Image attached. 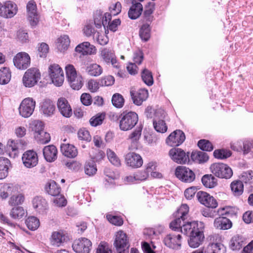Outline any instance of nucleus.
<instances>
[{
    "label": "nucleus",
    "mask_w": 253,
    "mask_h": 253,
    "mask_svg": "<svg viewBox=\"0 0 253 253\" xmlns=\"http://www.w3.org/2000/svg\"><path fill=\"white\" fill-rule=\"evenodd\" d=\"M189 211L186 204H183L175 213L176 218L169 224V227L174 231H180L184 234L189 236L188 242L191 248H198L203 242L204 224L202 222H187L185 216Z\"/></svg>",
    "instance_id": "1"
},
{
    "label": "nucleus",
    "mask_w": 253,
    "mask_h": 253,
    "mask_svg": "<svg viewBox=\"0 0 253 253\" xmlns=\"http://www.w3.org/2000/svg\"><path fill=\"white\" fill-rule=\"evenodd\" d=\"M117 119L119 121L120 129L123 131H127L131 129L137 124L138 117L134 112H123Z\"/></svg>",
    "instance_id": "2"
},
{
    "label": "nucleus",
    "mask_w": 253,
    "mask_h": 253,
    "mask_svg": "<svg viewBox=\"0 0 253 253\" xmlns=\"http://www.w3.org/2000/svg\"><path fill=\"white\" fill-rule=\"evenodd\" d=\"M210 169L214 175L220 178L229 179L233 175L231 169L227 165L221 163L212 164Z\"/></svg>",
    "instance_id": "3"
},
{
    "label": "nucleus",
    "mask_w": 253,
    "mask_h": 253,
    "mask_svg": "<svg viewBox=\"0 0 253 253\" xmlns=\"http://www.w3.org/2000/svg\"><path fill=\"white\" fill-rule=\"evenodd\" d=\"M116 253H129L128 239L126 233L122 231L117 232L114 242Z\"/></svg>",
    "instance_id": "4"
},
{
    "label": "nucleus",
    "mask_w": 253,
    "mask_h": 253,
    "mask_svg": "<svg viewBox=\"0 0 253 253\" xmlns=\"http://www.w3.org/2000/svg\"><path fill=\"white\" fill-rule=\"evenodd\" d=\"M41 78V73L36 68H31L25 73L23 83L26 87H31L37 84Z\"/></svg>",
    "instance_id": "5"
},
{
    "label": "nucleus",
    "mask_w": 253,
    "mask_h": 253,
    "mask_svg": "<svg viewBox=\"0 0 253 253\" xmlns=\"http://www.w3.org/2000/svg\"><path fill=\"white\" fill-rule=\"evenodd\" d=\"M165 115V112L162 109L157 110L155 112L153 124L155 129L158 132L164 133L168 129L165 121L164 120Z\"/></svg>",
    "instance_id": "6"
},
{
    "label": "nucleus",
    "mask_w": 253,
    "mask_h": 253,
    "mask_svg": "<svg viewBox=\"0 0 253 253\" xmlns=\"http://www.w3.org/2000/svg\"><path fill=\"white\" fill-rule=\"evenodd\" d=\"M175 174L177 178L184 182L191 183L195 179V173L185 166H178L175 169Z\"/></svg>",
    "instance_id": "7"
},
{
    "label": "nucleus",
    "mask_w": 253,
    "mask_h": 253,
    "mask_svg": "<svg viewBox=\"0 0 253 253\" xmlns=\"http://www.w3.org/2000/svg\"><path fill=\"white\" fill-rule=\"evenodd\" d=\"M36 105V102L32 98L24 99L19 107V114L24 118H28L33 114Z\"/></svg>",
    "instance_id": "8"
},
{
    "label": "nucleus",
    "mask_w": 253,
    "mask_h": 253,
    "mask_svg": "<svg viewBox=\"0 0 253 253\" xmlns=\"http://www.w3.org/2000/svg\"><path fill=\"white\" fill-rule=\"evenodd\" d=\"M91 246V242L86 238L75 240L72 244L73 249L76 253H89Z\"/></svg>",
    "instance_id": "9"
},
{
    "label": "nucleus",
    "mask_w": 253,
    "mask_h": 253,
    "mask_svg": "<svg viewBox=\"0 0 253 253\" xmlns=\"http://www.w3.org/2000/svg\"><path fill=\"white\" fill-rule=\"evenodd\" d=\"M49 73L52 83L56 86H61L64 81L63 71L57 64H53L49 67Z\"/></svg>",
    "instance_id": "10"
},
{
    "label": "nucleus",
    "mask_w": 253,
    "mask_h": 253,
    "mask_svg": "<svg viewBox=\"0 0 253 253\" xmlns=\"http://www.w3.org/2000/svg\"><path fill=\"white\" fill-rule=\"evenodd\" d=\"M27 19L30 24L33 28L36 27L39 21V17L37 11V4L33 0H30L26 6Z\"/></svg>",
    "instance_id": "11"
},
{
    "label": "nucleus",
    "mask_w": 253,
    "mask_h": 253,
    "mask_svg": "<svg viewBox=\"0 0 253 253\" xmlns=\"http://www.w3.org/2000/svg\"><path fill=\"white\" fill-rule=\"evenodd\" d=\"M189 153L186 152L182 149L174 147L169 151V155L174 162L178 164H185L189 161Z\"/></svg>",
    "instance_id": "12"
},
{
    "label": "nucleus",
    "mask_w": 253,
    "mask_h": 253,
    "mask_svg": "<svg viewBox=\"0 0 253 253\" xmlns=\"http://www.w3.org/2000/svg\"><path fill=\"white\" fill-rule=\"evenodd\" d=\"M14 66L19 70H25L30 65L31 59L29 55L25 52L18 53L13 59Z\"/></svg>",
    "instance_id": "13"
},
{
    "label": "nucleus",
    "mask_w": 253,
    "mask_h": 253,
    "mask_svg": "<svg viewBox=\"0 0 253 253\" xmlns=\"http://www.w3.org/2000/svg\"><path fill=\"white\" fill-rule=\"evenodd\" d=\"M196 197L201 204L208 208L215 209L218 206L216 200L207 192L200 191L197 193Z\"/></svg>",
    "instance_id": "14"
},
{
    "label": "nucleus",
    "mask_w": 253,
    "mask_h": 253,
    "mask_svg": "<svg viewBox=\"0 0 253 253\" xmlns=\"http://www.w3.org/2000/svg\"><path fill=\"white\" fill-rule=\"evenodd\" d=\"M185 139L184 133L180 129H177L167 137L166 143L171 146H178L181 145Z\"/></svg>",
    "instance_id": "15"
},
{
    "label": "nucleus",
    "mask_w": 253,
    "mask_h": 253,
    "mask_svg": "<svg viewBox=\"0 0 253 253\" xmlns=\"http://www.w3.org/2000/svg\"><path fill=\"white\" fill-rule=\"evenodd\" d=\"M22 160L24 166L28 168L35 167L38 163L37 154L33 150L26 151L22 156Z\"/></svg>",
    "instance_id": "16"
},
{
    "label": "nucleus",
    "mask_w": 253,
    "mask_h": 253,
    "mask_svg": "<svg viewBox=\"0 0 253 253\" xmlns=\"http://www.w3.org/2000/svg\"><path fill=\"white\" fill-rule=\"evenodd\" d=\"M127 165L132 168H138L142 166L143 160L141 156L134 152H129L125 156Z\"/></svg>",
    "instance_id": "17"
},
{
    "label": "nucleus",
    "mask_w": 253,
    "mask_h": 253,
    "mask_svg": "<svg viewBox=\"0 0 253 253\" xmlns=\"http://www.w3.org/2000/svg\"><path fill=\"white\" fill-rule=\"evenodd\" d=\"M181 236L180 234H169L164 239L165 245L169 248L178 250L181 247Z\"/></svg>",
    "instance_id": "18"
},
{
    "label": "nucleus",
    "mask_w": 253,
    "mask_h": 253,
    "mask_svg": "<svg viewBox=\"0 0 253 253\" xmlns=\"http://www.w3.org/2000/svg\"><path fill=\"white\" fill-rule=\"evenodd\" d=\"M57 108L61 114L64 117L70 118L72 115V109L68 100L63 97L58 99Z\"/></svg>",
    "instance_id": "19"
},
{
    "label": "nucleus",
    "mask_w": 253,
    "mask_h": 253,
    "mask_svg": "<svg viewBox=\"0 0 253 253\" xmlns=\"http://www.w3.org/2000/svg\"><path fill=\"white\" fill-rule=\"evenodd\" d=\"M70 238L67 233L62 231L54 232L51 238V242L53 245L59 247L63 243L67 242Z\"/></svg>",
    "instance_id": "20"
},
{
    "label": "nucleus",
    "mask_w": 253,
    "mask_h": 253,
    "mask_svg": "<svg viewBox=\"0 0 253 253\" xmlns=\"http://www.w3.org/2000/svg\"><path fill=\"white\" fill-rule=\"evenodd\" d=\"M131 3L132 5L128 11V16L130 19L134 20L140 17L143 8L142 4L139 2L132 0Z\"/></svg>",
    "instance_id": "21"
},
{
    "label": "nucleus",
    "mask_w": 253,
    "mask_h": 253,
    "mask_svg": "<svg viewBox=\"0 0 253 253\" xmlns=\"http://www.w3.org/2000/svg\"><path fill=\"white\" fill-rule=\"evenodd\" d=\"M130 93L133 103L137 105H141L148 96V90L144 88L137 91L131 90Z\"/></svg>",
    "instance_id": "22"
},
{
    "label": "nucleus",
    "mask_w": 253,
    "mask_h": 253,
    "mask_svg": "<svg viewBox=\"0 0 253 253\" xmlns=\"http://www.w3.org/2000/svg\"><path fill=\"white\" fill-rule=\"evenodd\" d=\"M2 17L6 18L13 17L17 12V6L13 1H7L3 3Z\"/></svg>",
    "instance_id": "23"
},
{
    "label": "nucleus",
    "mask_w": 253,
    "mask_h": 253,
    "mask_svg": "<svg viewBox=\"0 0 253 253\" xmlns=\"http://www.w3.org/2000/svg\"><path fill=\"white\" fill-rule=\"evenodd\" d=\"M77 52L81 53L83 55L92 54L96 53V49L93 45L89 42H83L79 44L75 48Z\"/></svg>",
    "instance_id": "24"
},
{
    "label": "nucleus",
    "mask_w": 253,
    "mask_h": 253,
    "mask_svg": "<svg viewBox=\"0 0 253 253\" xmlns=\"http://www.w3.org/2000/svg\"><path fill=\"white\" fill-rule=\"evenodd\" d=\"M41 111L47 117L52 116L55 111V106L52 101L49 99H44L41 103Z\"/></svg>",
    "instance_id": "25"
},
{
    "label": "nucleus",
    "mask_w": 253,
    "mask_h": 253,
    "mask_svg": "<svg viewBox=\"0 0 253 253\" xmlns=\"http://www.w3.org/2000/svg\"><path fill=\"white\" fill-rule=\"evenodd\" d=\"M33 207L41 214H43L47 209L46 200L41 196L35 197L33 200Z\"/></svg>",
    "instance_id": "26"
},
{
    "label": "nucleus",
    "mask_w": 253,
    "mask_h": 253,
    "mask_svg": "<svg viewBox=\"0 0 253 253\" xmlns=\"http://www.w3.org/2000/svg\"><path fill=\"white\" fill-rule=\"evenodd\" d=\"M43 154L47 162H52L57 158V150L53 145L46 146L43 149Z\"/></svg>",
    "instance_id": "27"
},
{
    "label": "nucleus",
    "mask_w": 253,
    "mask_h": 253,
    "mask_svg": "<svg viewBox=\"0 0 253 253\" xmlns=\"http://www.w3.org/2000/svg\"><path fill=\"white\" fill-rule=\"evenodd\" d=\"M142 130V126L141 125L139 126H137L128 135V139L130 140L131 144V147H133V149H137L138 148L137 145L141 136Z\"/></svg>",
    "instance_id": "28"
},
{
    "label": "nucleus",
    "mask_w": 253,
    "mask_h": 253,
    "mask_svg": "<svg viewBox=\"0 0 253 253\" xmlns=\"http://www.w3.org/2000/svg\"><path fill=\"white\" fill-rule=\"evenodd\" d=\"M60 150L62 154L68 158H75L77 156V149L73 145L69 144H62Z\"/></svg>",
    "instance_id": "29"
},
{
    "label": "nucleus",
    "mask_w": 253,
    "mask_h": 253,
    "mask_svg": "<svg viewBox=\"0 0 253 253\" xmlns=\"http://www.w3.org/2000/svg\"><path fill=\"white\" fill-rule=\"evenodd\" d=\"M214 226L217 229L226 230L232 227V222L227 217L220 216L214 220Z\"/></svg>",
    "instance_id": "30"
},
{
    "label": "nucleus",
    "mask_w": 253,
    "mask_h": 253,
    "mask_svg": "<svg viewBox=\"0 0 253 253\" xmlns=\"http://www.w3.org/2000/svg\"><path fill=\"white\" fill-rule=\"evenodd\" d=\"M226 248L221 243H210L204 250L205 253H225Z\"/></svg>",
    "instance_id": "31"
},
{
    "label": "nucleus",
    "mask_w": 253,
    "mask_h": 253,
    "mask_svg": "<svg viewBox=\"0 0 253 253\" xmlns=\"http://www.w3.org/2000/svg\"><path fill=\"white\" fill-rule=\"evenodd\" d=\"M10 166V162L7 158L0 157V179H4L8 175Z\"/></svg>",
    "instance_id": "32"
},
{
    "label": "nucleus",
    "mask_w": 253,
    "mask_h": 253,
    "mask_svg": "<svg viewBox=\"0 0 253 253\" xmlns=\"http://www.w3.org/2000/svg\"><path fill=\"white\" fill-rule=\"evenodd\" d=\"M202 182L205 187L209 188H212L217 185V180L212 174L204 175Z\"/></svg>",
    "instance_id": "33"
},
{
    "label": "nucleus",
    "mask_w": 253,
    "mask_h": 253,
    "mask_svg": "<svg viewBox=\"0 0 253 253\" xmlns=\"http://www.w3.org/2000/svg\"><path fill=\"white\" fill-rule=\"evenodd\" d=\"M191 159L193 161L202 163L209 160V156L207 153L203 151H193L191 155Z\"/></svg>",
    "instance_id": "34"
},
{
    "label": "nucleus",
    "mask_w": 253,
    "mask_h": 253,
    "mask_svg": "<svg viewBox=\"0 0 253 253\" xmlns=\"http://www.w3.org/2000/svg\"><path fill=\"white\" fill-rule=\"evenodd\" d=\"M45 189L48 194L52 196H58L60 193V187L54 181L48 183Z\"/></svg>",
    "instance_id": "35"
},
{
    "label": "nucleus",
    "mask_w": 253,
    "mask_h": 253,
    "mask_svg": "<svg viewBox=\"0 0 253 253\" xmlns=\"http://www.w3.org/2000/svg\"><path fill=\"white\" fill-rule=\"evenodd\" d=\"M70 43V40L68 36H61L57 39V47L61 52H64L68 49Z\"/></svg>",
    "instance_id": "36"
},
{
    "label": "nucleus",
    "mask_w": 253,
    "mask_h": 253,
    "mask_svg": "<svg viewBox=\"0 0 253 253\" xmlns=\"http://www.w3.org/2000/svg\"><path fill=\"white\" fill-rule=\"evenodd\" d=\"M145 9L143 13L144 18L146 21L151 22L153 20V16L152 14L155 10V3L149 2L145 6Z\"/></svg>",
    "instance_id": "37"
},
{
    "label": "nucleus",
    "mask_w": 253,
    "mask_h": 253,
    "mask_svg": "<svg viewBox=\"0 0 253 253\" xmlns=\"http://www.w3.org/2000/svg\"><path fill=\"white\" fill-rule=\"evenodd\" d=\"M11 77L10 70L7 67H3L0 69V84H5L10 81Z\"/></svg>",
    "instance_id": "38"
},
{
    "label": "nucleus",
    "mask_w": 253,
    "mask_h": 253,
    "mask_svg": "<svg viewBox=\"0 0 253 253\" xmlns=\"http://www.w3.org/2000/svg\"><path fill=\"white\" fill-rule=\"evenodd\" d=\"M151 28L148 23L142 25L139 30V36L144 42L148 41L150 38Z\"/></svg>",
    "instance_id": "39"
},
{
    "label": "nucleus",
    "mask_w": 253,
    "mask_h": 253,
    "mask_svg": "<svg viewBox=\"0 0 253 253\" xmlns=\"http://www.w3.org/2000/svg\"><path fill=\"white\" fill-rule=\"evenodd\" d=\"M85 72L92 76H98L102 72L100 66L97 64H92L87 66L85 68Z\"/></svg>",
    "instance_id": "40"
},
{
    "label": "nucleus",
    "mask_w": 253,
    "mask_h": 253,
    "mask_svg": "<svg viewBox=\"0 0 253 253\" xmlns=\"http://www.w3.org/2000/svg\"><path fill=\"white\" fill-rule=\"evenodd\" d=\"M213 155L215 158L224 160L230 157L232 155V152L227 149H218L214 151Z\"/></svg>",
    "instance_id": "41"
},
{
    "label": "nucleus",
    "mask_w": 253,
    "mask_h": 253,
    "mask_svg": "<svg viewBox=\"0 0 253 253\" xmlns=\"http://www.w3.org/2000/svg\"><path fill=\"white\" fill-rule=\"evenodd\" d=\"M141 78L144 83L148 86H151L154 83L152 72L147 69H144L141 72Z\"/></svg>",
    "instance_id": "42"
},
{
    "label": "nucleus",
    "mask_w": 253,
    "mask_h": 253,
    "mask_svg": "<svg viewBox=\"0 0 253 253\" xmlns=\"http://www.w3.org/2000/svg\"><path fill=\"white\" fill-rule=\"evenodd\" d=\"M24 199V195L18 192V194H14L10 197L8 201V204L11 206L16 207V206L22 204Z\"/></svg>",
    "instance_id": "43"
},
{
    "label": "nucleus",
    "mask_w": 253,
    "mask_h": 253,
    "mask_svg": "<svg viewBox=\"0 0 253 253\" xmlns=\"http://www.w3.org/2000/svg\"><path fill=\"white\" fill-rule=\"evenodd\" d=\"M25 223L28 228L32 231L36 230L40 224L39 219L35 216L29 217L26 219Z\"/></svg>",
    "instance_id": "44"
},
{
    "label": "nucleus",
    "mask_w": 253,
    "mask_h": 253,
    "mask_svg": "<svg viewBox=\"0 0 253 253\" xmlns=\"http://www.w3.org/2000/svg\"><path fill=\"white\" fill-rule=\"evenodd\" d=\"M97 168L94 161L90 160L85 163L84 165V172L86 174L92 176L96 173Z\"/></svg>",
    "instance_id": "45"
},
{
    "label": "nucleus",
    "mask_w": 253,
    "mask_h": 253,
    "mask_svg": "<svg viewBox=\"0 0 253 253\" xmlns=\"http://www.w3.org/2000/svg\"><path fill=\"white\" fill-rule=\"evenodd\" d=\"M71 87L74 90H79L83 86L82 78L80 76H76L73 79L68 80Z\"/></svg>",
    "instance_id": "46"
},
{
    "label": "nucleus",
    "mask_w": 253,
    "mask_h": 253,
    "mask_svg": "<svg viewBox=\"0 0 253 253\" xmlns=\"http://www.w3.org/2000/svg\"><path fill=\"white\" fill-rule=\"evenodd\" d=\"M25 214V211L23 207L16 206L10 211V216L13 219H20Z\"/></svg>",
    "instance_id": "47"
},
{
    "label": "nucleus",
    "mask_w": 253,
    "mask_h": 253,
    "mask_svg": "<svg viewBox=\"0 0 253 253\" xmlns=\"http://www.w3.org/2000/svg\"><path fill=\"white\" fill-rule=\"evenodd\" d=\"M198 146L203 151H211L213 149L212 144L208 140L201 139L198 142Z\"/></svg>",
    "instance_id": "48"
},
{
    "label": "nucleus",
    "mask_w": 253,
    "mask_h": 253,
    "mask_svg": "<svg viewBox=\"0 0 253 253\" xmlns=\"http://www.w3.org/2000/svg\"><path fill=\"white\" fill-rule=\"evenodd\" d=\"M105 119V114L104 113H98L93 116L89 120L90 125L92 126H97L101 125Z\"/></svg>",
    "instance_id": "49"
},
{
    "label": "nucleus",
    "mask_w": 253,
    "mask_h": 253,
    "mask_svg": "<svg viewBox=\"0 0 253 253\" xmlns=\"http://www.w3.org/2000/svg\"><path fill=\"white\" fill-rule=\"evenodd\" d=\"M243 148L241 146L238 148V152H242L243 155H245L253 148V140H245L243 142Z\"/></svg>",
    "instance_id": "50"
},
{
    "label": "nucleus",
    "mask_w": 253,
    "mask_h": 253,
    "mask_svg": "<svg viewBox=\"0 0 253 253\" xmlns=\"http://www.w3.org/2000/svg\"><path fill=\"white\" fill-rule=\"evenodd\" d=\"M112 102L115 107L120 108L124 105V99L121 94L115 93L112 96Z\"/></svg>",
    "instance_id": "51"
},
{
    "label": "nucleus",
    "mask_w": 253,
    "mask_h": 253,
    "mask_svg": "<svg viewBox=\"0 0 253 253\" xmlns=\"http://www.w3.org/2000/svg\"><path fill=\"white\" fill-rule=\"evenodd\" d=\"M107 155L109 161L114 166L119 167L121 165V162L116 154L111 150L107 151Z\"/></svg>",
    "instance_id": "52"
},
{
    "label": "nucleus",
    "mask_w": 253,
    "mask_h": 253,
    "mask_svg": "<svg viewBox=\"0 0 253 253\" xmlns=\"http://www.w3.org/2000/svg\"><path fill=\"white\" fill-rule=\"evenodd\" d=\"M101 56L104 62L110 63V60L115 55L109 49L104 48L101 51Z\"/></svg>",
    "instance_id": "53"
},
{
    "label": "nucleus",
    "mask_w": 253,
    "mask_h": 253,
    "mask_svg": "<svg viewBox=\"0 0 253 253\" xmlns=\"http://www.w3.org/2000/svg\"><path fill=\"white\" fill-rule=\"evenodd\" d=\"M237 209L235 207L227 206L218 210V212L221 215H235Z\"/></svg>",
    "instance_id": "54"
},
{
    "label": "nucleus",
    "mask_w": 253,
    "mask_h": 253,
    "mask_svg": "<svg viewBox=\"0 0 253 253\" xmlns=\"http://www.w3.org/2000/svg\"><path fill=\"white\" fill-rule=\"evenodd\" d=\"M4 189L7 191V194L9 196L11 197L14 194H17L18 193V186L16 185H14L11 183L6 184L3 186Z\"/></svg>",
    "instance_id": "55"
},
{
    "label": "nucleus",
    "mask_w": 253,
    "mask_h": 253,
    "mask_svg": "<svg viewBox=\"0 0 253 253\" xmlns=\"http://www.w3.org/2000/svg\"><path fill=\"white\" fill-rule=\"evenodd\" d=\"M149 174L147 173V171L145 170L144 171H140L137 172L133 177L130 176L126 177L127 181H132L133 179H135L136 180H144L147 179Z\"/></svg>",
    "instance_id": "56"
},
{
    "label": "nucleus",
    "mask_w": 253,
    "mask_h": 253,
    "mask_svg": "<svg viewBox=\"0 0 253 253\" xmlns=\"http://www.w3.org/2000/svg\"><path fill=\"white\" fill-rule=\"evenodd\" d=\"M103 12L100 10L96 11L94 15V23L96 28H100L103 25Z\"/></svg>",
    "instance_id": "57"
},
{
    "label": "nucleus",
    "mask_w": 253,
    "mask_h": 253,
    "mask_svg": "<svg viewBox=\"0 0 253 253\" xmlns=\"http://www.w3.org/2000/svg\"><path fill=\"white\" fill-rule=\"evenodd\" d=\"M106 217L111 223L115 225L121 226L123 224V220L120 216L107 214Z\"/></svg>",
    "instance_id": "58"
},
{
    "label": "nucleus",
    "mask_w": 253,
    "mask_h": 253,
    "mask_svg": "<svg viewBox=\"0 0 253 253\" xmlns=\"http://www.w3.org/2000/svg\"><path fill=\"white\" fill-rule=\"evenodd\" d=\"M49 51V46L45 42H42L38 47V54L40 57H45Z\"/></svg>",
    "instance_id": "59"
},
{
    "label": "nucleus",
    "mask_w": 253,
    "mask_h": 253,
    "mask_svg": "<svg viewBox=\"0 0 253 253\" xmlns=\"http://www.w3.org/2000/svg\"><path fill=\"white\" fill-rule=\"evenodd\" d=\"M115 82L114 78L112 76H108L102 78L99 84L101 86H110L114 84Z\"/></svg>",
    "instance_id": "60"
},
{
    "label": "nucleus",
    "mask_w": 253,
    "mask_h": 253,
    "mask_svg": "<svg viewBox=\"0 0 253 253\" xmlns=\"http://www.w3.org/2000/svg\"><path fill=\"white\" fill-rule=\"evenodd\" d=\"M78 134L79 138L81 140L89 142L91 139V136L89 131L85 129H80Z\"/></svg>",
    "instance_id": "61"
},
{
    "label": "nucleus",
    "mask_w": 253,
    "mask_h": 253,
    "mask_svg": "<svg viewBox=\"0 0 253 253\" xmlns=\"http://www.w3.org/2000/svg\"><path fill=\"white\" fill-rule=\"evenodd\" d=\"M33 129L36 134V135H41L44 131L43 123L40 121H35Z\"/></svg>",
    "instance_id": "62"
},
{
    "label": "nucleus",
    "mask_w": 253,
    "mask_h": 253,
    "mask_svg": "<svg viewBox=\"0 0 253 253\" xmlns=\"http://www.w3.org/2000/svg\"><path fill=\"white\" fill-rule=\"evenodd\" d=\"M17 39L21 42H26L29 41L28 33L23 30H19L17 32Z\"/></svg>",
    "instance_id": "63"
},
{
    "label": "nucleus",
    "mask_w": 253,
    "mask_h": 253,
    "mask_svg": "<svg viewBox=\"0 0 253 253\" xmlns=\"http://www.w3.org/2000/svg\"><path fill=\"white\" fill-rule=\"evenodd\" d=\"M96 253H113L112 251L110 249L107 243H101L96 251Z\"/></svg>",
    "instance_id": "64"
}]
</instances>
